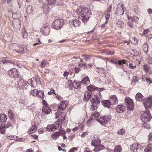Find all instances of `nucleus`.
<instances>
[{
  "instance_id": "1",
  "label": "nucleus",
  "mask_w": 152,
  "mask_h": 152,
  "mask_svg": "<svg viewBox=\"0 0 152 152\" xmlns=\"http://www.w3.org/2000/svg\"><path fill=\"white\" fill-rule=\"evenodd\" d=\"M102 96L101 93L98 94L97 95H92L88 93H85L84 94V100L87 101L90 100L92 104L90 107V110L94 111L96 110L100 104V101Z\"/></svg>"
},
{
  "instance_id": "2",
  "label": "nucleus",
  "mask_w": 152,
  "mask_h": 152,
  "mask_svg": "<svg viewBox=\"0 0 152 152\" xmlns=\"http://www.w3.org/2000/svg\"><path fill=\"white\" fill-rule=\"evenodd\" d=\"M76 12L78 14L84 15L79 17V19L82 20L84 23L86 22L90 18V15L91 13L90 10L85 7H77Z\"/></svg>"
},
{
  "instance_id": "3",
  "label": "nucleus",
  "mask_w": 152,
  "mask_h": 152,
  "mask_svg": "<svg viewBox=\"0 0 152 152\" xmlns=\"http://www.w3.org/2000/svg\"><path fill=\"white\" fill-rule=\"evenodd\" d=\"M2 62L4 64L3 68L5 71L9 69H11L12 65L15 64L14 62L12 59L8 57L3 58L2 60Z\"/></svg>"
},
{
  "instance_id": "4",
  "label": "nucleus",
  "mask_w": 152,
  "mask_h": 152,
  "mask_svg": "<svg viewBox=\"0 0 152 152\" xmlns=\"http://www.w3.org/2000/svg\"><path fill=\"white\" fill-rule=\"evenodd\" d=\"M111 118V116L108 114L100 117L98 119H96V121L101 125L104 126L110 121Z\"/></svg>"
},
{
  "instance_id": "5",
  "label": "nucleus",
  "mask_w": 152,
  "mask_h": 152,
  "mask_svg": "<svg viewBox=\"0 0 152 152\" xmlns=\"http://www.w3.org/2000/svg\"><path fill=\"white\" fill-rule=\"evenodd\" d=\"M64 24V20L61 19H57L53 22L52 27L57 30L60 29Z\"/></svg>"
},
{
  "instance_id": "6",
  "label": "nucleus",
  "mask_w": 152,
  "mask_h": 152,
  "mask_svg": "<svg viewBox=\"0 0 152 152\" xmlns=\"http://www.w3.org/2000/svg\"><path fill=\"white\" fill-rule=\"evenodd\" d=\"M125 105L128 110L132 111L134 108V104L133 100L129 97H126L125 99Z\"/></svg>"
},
{
  "instance_id": "7",
  "label": "nucleus",
  "mask_w": 152,
  "mask_h": 152,
  "mask_svg": "<svg viewBox=\"0 0 152 152\" xmlns=\"http://www.w3.org/2000/svg\"><path fill=\"white\" fill-rule=\"evenodd\" d=\"M60 124V120H58L53 124L48 125L46 129L48 131L53 132L59 128Z\"/></svg>"
},
{
  "instance_id": "8",
  "label": "nucleus",
  "mask_w": 152,
  "mask_h": 152,
  "mask_svg": "<svg viewBox=\"0 0 152 152\" xmlns=\"http://www.w3.org/2000/svg\"><path fill=\"white\" fill-rule=\"evenodd\" d=\"M151 116L149 111L145 112L142 115L141 119L144 123L149 121L151 119Z\"/></svg>"
},
{
  "instance_id": "9",
  "label": "nucleus",
  "mask_w": 152,
  "mask_h": 152,
  "mask_svg": "<svg viewBox=\"0 0 152 152\" xmlns=\"http://www.w3.org/2000/svg\"><path fill=\"white\" fill-rule=\"evenodd\" d=\"M7 74L11 77L15 78L19 76V72L15 68H12L7 72Z\"/></svg>"
},
{
  "instance_id": "10",
  "label": "nucleus",
  "mask_w": 152,
  "mask_h": 152,
  "mask_svg": "<svg viewBox=\"0 0 152 152\" xmlns=\"http://www.w3.org/2000/svg\"><path fill=\"white\" fill-rule=\"evenodd\" d=\"M143 103L146 109L151 108L152 106V96L145 99Z\"/></svg>"
},
{
  "instance_id": "11",
  "label": "nucleus",
  "mask_w": 152,
  "mask_h": 152,
  "mask_svg": "<svg viewBox=\"0 0 152 152\" xmlns=\"http://www.w3.org/2000/svg\"><path fill=\"white\" fill-rule=\"evenodd\" d=\"M41 33L44 35H48L50 32V27L49 24L46 23L42 26L40 30Z\"/></svg>"
},
{
  "instance_id": "12",
  "label": "nucleus",
  "mask_w": 152,
  "mask_h": 152,
  "mask_svg": "<svg viewBox=\"0 0 152 152\" xmlns=\"http://www.w3.org/2000/svg\"><path fill=\"white\" fill-rule=\"evenodd\" d=\"M68 104V102L67 100L61 101L58 106L57 112H60V110H64L66 108Z\"/></svg>"
},
{
  "instance_id": "13",
  "label": "nucleus",
  "mask_w": 152,
  "mask_h": 152,
  "mask_svg": "<svg viewBox=\"0 0 152 152\" xmlns=\"http://www.w3.org/2000/svg\"><path fill=\"white\" fill-rule=\"evenodd\" d=\"M17 85L18 88H21L23 87L26 88L27 86V84H28V81H26L22 79L19 78L18 80Z\"/></svg>"
},
{
  "instance_id": "14",
  "label": "nucleus",
  "mask_w": 152,
  "mask_h": 152,
  "mask_svg": "<svg viewBox=\"0 0 152 152\" xmlns=\"http://www.w3.org/2000/svg\"><path fill=\"white\" fill-rule=\"evenodd\" d=\"M39 93H41L42 94V96H40L38 91L37 90L34 89L31 90L30 92V94L34 96H38V97L43 99L44 97V94L42 91H39Z\"/></svg>"
},
{
  "instance_id": "15",
  "label": "nucleus",
  "mask_w": 152,
  "mask_h": 152,
  "mask_svg": "<svg viewBox=\"0 0 152 152\" xmlns=\"http://www.w3.org/2000/svg\"><path fill=\"white\" fill-rule=\"evenodd\" d=\"M66 134L65 132L63 130H60L58 132H56L52 135V138L54 140L56 139L58 137L61 135H64Z\"/></svg>"
},
{
  "instance_id": "16",
  "label": "nucleus",
  "mask_w": 152,
  "mask_h": 152,
  "mask_svg": "<svg viewBox=\"0 0 152 152\" xmlns=\"http://www.w3.org/2000/svg\"><path fill=\"white\" fill-rule=\"evenodd\" d=\"M141 146L138 143H135L130 146V150L133 152H136L137 150L140 149Z\"/></svg>"
},
{
  "instance_id": "17",
  "label": "nucleus",
  "mask_w": 152,
  "mask_h": 152,
  "mask_svg": "<svg viewBox=\"0 0 152 152\" xmlns=\"http://www.w3.org/2000/svg\"><path fill=\"white\" fill-rule=\"evenodd\" d=\"M101 143V141L98 138H95L91 142V145L95 147L99 146V144Z\"/></svg>"
},
{
  "instance_id": "18",
  "label": "nucleus",
  "mask_w": 152,
  "mask_h": 152,
  "mask_svg": "<svg viewBox=\"0 0 152 152\" xmlns=\"http://www.w3.org/2000/svg\"><path fill=\"white\" fill-rule=\"evenodd\" d=\"M87 88L88 91L86 93H88L89 94H91V91L97 90V87L92 85H90L89 86H87Z\"/></svg>"
},
{
  "instance_id": "19",
  "label": "nucleus",
  "mask_w": 152,
  "mask_h": 152,
  "mask_svg": "<svg viewBox=\"0 0 152 152\" xmlns=\"http://www.w3.org/2000/svg\"><path fill=\"white\" fill-rule=\"evenodd\" d=\"M111 104H116L118 103V99L115 95H113L111 96L110 98Z\"/></svg>"
},
{
  "instance_id": "20",
  "label": "nucleus",
  "mask_w": 152,
  "mask_h": 152,
  "mask_svg": "<svg viewBox=\"0 0 152 152\" xmlns=\"http://www.w3.org/2000/svg\"><path fill=\"white\" fill-rule=\"evenodd\" d=\"M29 83V85L32 87L35 88L37 85V82L35 78L29 80L28 81V84Z\"/></svg>"
},
{
  "instance_id": "21",
  "label": "nucleus",
  "mask_w": 152,
  "mask_h": 152,
  "mask_svg": "<svg viewBox=\"0 0 152 152\" xmlns=\"http://www.w3.org/2000/svg\"><path fill=\"white\" fill-rule=\"evenodd\" d=\"M80 24V21L79 20L77 19L72 20L70 22V25H73L75 27L79 26Z\"/></svg>"
},
{
  "instance_id": "22",
  "label": "nucleus",
  "mask_w": 152,
  "mask_h": 152,
  "mask_svg": "<svg viewBox=\"0 0 152 152\" xmlns=\"http://www.w3.org/2000/svg\"><path fill=\"white\" fill-rule=\"evenodd\" d=\"M135 98L137 101L142 102L143 100V96L140 93H138L135 96Z\"/></svg>"
},
{
  "instance_id": "23",
  "label": "nucleus",
  "mask_w": 152,
  "mask_h": 152,
  "mask_svg": "<svg viewBox=\"0 0 152 152\" xmlns=\"http://www.w3.org/2000/svg\"><path fill=\"white\" fill-rule=\"evenodd\" d=\"M102 104L104 107L107 108H109L110 107V105L111 104V102L109 100H105L104 101H102Z\"/></svg>"
},
{
  "instance_id": "24",
  "label": "nucleus",
  "mask_w": 152,
  "mask_h": 152,
  "mask_svg": "<svg viewBox=\"0 0 152 152\" xmlns=\"http://www.w3.org/2000/svg\"><path fill=\"white\" fill-rule=\"evenodd\" d=\"M100 115L99 113L98 112H95L94 113L91 115L90 119L91 120H96L98 119V117Z\"/></svg>"
},
{
  "instance_id": "25",
  "label": "nucleus",
  "mask_w": 152,
  "mask_h": 152,
  "mask_svg": "<svg viewBox=\"0 0 152 152\" xmlns=\"http://www.w3.org/2000/svg\"><path fill=\"white\" fill-rule=\"evenodd\" d=\"M42 110L43 112L46 114H48L51 112V109L48 106H44Z\"/></svg>"
},
{
  "instance_id": "26",
  "label": "nucleus",
  "mask_w": 152,
  "mask_h": 152,
  "mask_svg": "<svg viewBox=\"0 0 152 152\" xmlns=\"http://www.w3.org/2000/svg\"><path fill=\"white\" fill-rule=\"evenodd\" d=\"M116 110L118 113H122L124 111L123 105L122 104H119L117 105L116 107Z\"/></svg>"
},
{
  "instance_id": "27",
  "label": "nucleus",
  "mask_w": 152,
  "mask_h": 152,
  "mask_svg": "<svg viewBox=\"0 0 152 152\" xmlns=\"http://www.w3.org/2000/svg\"><path fill=\"white\" fill-rule=\"evenodd\" d=\"M7 119V116L4 114H0V121L1 123L5 122Z\"/></svg>"
},
{
  "instance_id": "28",
  "label": "nucleus",
  "mask_w": 152,
  "mask_h": 152,
  "mask_svg": "<svg viewBox=\"0 0 152 152\" xmlns=\"http://www.w3.org/2000/svg\"><path fill=\"white\" fill-rule=\"evenodd\" d=\"M152 151V144H149L144 149L145 152H150Z\"/></svg>"
},
{
  "instance_id": "29",
  "label": "nucleus",
  "mask_w": 152,
  "mask_h": 152,
  "mask_svg": "<svg viewBox=\"0 0 152 152\" xmlns=\"http://www.w3.org/2000/svg\"><path fill=\"white\" fill-rule=\"evenodd\" d=\"M81 83L80 82H76L75 81L72 83V85L73 87L76 89L80 88V87Z\"/></svg>"
},
{
  "instance_id": "30",
  "label": "nucleus",
  "mask_w": 152,
  "mask_h": 152,
  "mask_svg": "<svg viewBox=\"0 0 152 152\" xmlns=\"http://www.w3.org/2000/svg\"><path fill=\"white\" fill-rule=\"evenodd\" d=\"M90 83L89 79L88 76L83 78L81 81V83H83L86 85Z\"/></svg>"
},
{
  "instance_id": "31",
  "label": "nucleus",
  "mask_w": 152,
  "mask_h": 152,
  "mask_svg": "<svg viewBox=\"0 0 152 152\" xmlns=\"http://www.w3.org/2000/svg\"><path fill=\"white\" fill-rule=\"evenodd\" d=\"M111 62L112 63H113L115 64H118L119 65H123L124 64V59L121 61L119 60V61H117L115 60H111Z\"/></svg>"
},
{
  "instance_id": "32",
  "label": "nucleus",
  "mask_w": 152,
  "mask_h": 152,
  "mask_svg": "<svg viewBox=\"0 0 152 152\" xmlns=\"http://www.w3.org/2000/svg\"><path fill=\"white\" fill-rule=\"evenodd\" d=\"M5 126L3 124H0V132L2 134H4L5 132Z\"/></svg>"
},
{
  "instance_id": "33",
  "label": "nucleus",
  "mask_w": 152,
  "mask_h": 152,
  "mask_svg": "<svg viewBox=\"0 0 152 152\" xmlns=\"http://www.w3.org/2000/svg\"><path fill=\"white\" fill-rule=\"evenodd\" d=\"M59 112H58L56 115V118L64 117L66 115V114L65 113L62 112L60 113V114H59L58 113Z\"/></svg>"
},
{
  "instance_id": "34",
  "label": "nucleus",
  "mask_w": 152,
  "mask_h": 152,
  "mask_svg": "<svg viewBox=\"0 0 152 152\" xmlns=\"http://www.w3.org/2000/svg\"><path fill=\"white\" fill-rule=\"evenodd\" d=\"M119 10H123V12L122 14V15H123L124 14V5L123 4L120 3L118 5L117 7V12H118Z\"/></svg>"
},
{
  "instance_id": "35",
  "label": "nucleus",
  "mask_w": 152,
  "mask_h": 152,
  "mask_svg": "<svg viewBox=\"0 0 152 152\" xmlns=\"http://www.w3.org/2000/svg\"><path fill=\"white\" fill-rule=\"evenodd\" d=\"M37 130V128L36 126H32L30 129L28 131V133L29 134H32L35 132Z\"/></svg>"
},
{
  "instance_id": "36",
  "label": "nucleus",
  "mask_w": 152,
  "mask_h": 152,
  "mask_svg": "<svg viewBox=\"0 0 152 152\" xmlns=\"http://www.w3.org/2000/svg\"><path fill=\"white\" fill-rule=\"evenodd\" d=\"M27 12L28 14H30L33 11L32 7L30 5H28L26 8Z\"/></svg>"
},
{
  "instance_id": "37",
  "label": "nucleus",
  "mask_w": 152,
  "mask_h": 152,
  "mask_svg": "<svg viewBox=\"0 0 152 152\" xmlns=\"http://www.w3.org/2000/svg\"><path fill=\"white\" fill-rule=\"evenodd\" d=\"M98 146L96 147L94 150L95 151H98L102 150L103 148V146L100 144Z\"/></svg>"
},
{
  "instance_id": "38",
  "label": "nucleus",
  "mask_w": 152,
  "mask_h": 152,
  "mask_svg": "<svg viewBox=\"0 0 152 152\" xmlns=\"http://www.w3.org/2000/svg\"><path fill=\"white\" fill-rule=\"evenodd\" d=\"M22 35L24 39H25L27 37V33L26 29L24 28L22 30Z\"/></svg>"
},
{
  "instance_id": "39",
  "label": "nucleus",
  "mask_w": 152,
  "mask_h": 152,
  "mask_svg": "<svg viewBox=\"0 0 152 152\" xmlns=\"http://www.w3.org/2000/svg\"><path fill=\"white\" fill-rule=\"evenodd\" d=\"M122 149L120 145L116 146L114 149V152H121Z\"/></svg>"
},
{
  "instance_id": "40",
  "label": "nucleus",
  "mask_w": 152,
  "mask_h": 152,
  "mask_svg": "<svg viewBox=\"0 0 152 152\" xmlns=\"http://www.w3.org/2000/svg\"><path fill=\"white\" fill-rule=\"evenodd\" d=\"M42 8L43 11L45 12H47L49 11V8L47 5L45 3L43 5Z\"/></svg>"
},
{
  "instance_id": "41",
  "label": "nucleus",
  "mask_w": 152,
  "mask_h": 152,
  "mask_svg": "<svg viewBox=\"0 0 152 152\" xmlns=\"http://www.w3.org/2000/svg\"><path fill=\"white\" fill-rule=\"evenodd\" d=\"M127 65H129L131 69H134L136 67V64L134 62L129 63Z\"/></svg>"
},
{
  "instance_id": "42",
  "label": "nucleus",
  "mask_w": 152,
  "mask_h": 152,
  "mask_svg": "<svg viewBox=\"0 0 152 152\" xmlns=\"http://www.w3.org/2000/svg\"><path fill=\"white\" fill-rule=\"evenodd\" d=\"M8 115L9 118H11V119H12L14 118V114L12 113L11 110H9L8 111Z\"/></svg>"
},
{
  "instance_id": "43",
  "label": "nucleus",
  "mask_w": 152,
  "mask_h": 152,
  "mask_svg": "<svg viewBox=\"0 0 152 152\" xmlns=\"http://www.w3.org/2000/svg\"><path fill=\"white\" fill-rule=\"evenodd\" d=\"M130 41L134 44H137V40L136 38L132 37L130 39Z\"/></svg>"
},
{
  "instance_id": "44",
  "label": "nucleus",
  "mask_w": 152,
  "mask_h": 152,
  "mask_svg": "<svg viewBox=\"0 0 152 152\" xmlns=\"http://www.w3.org/2000/svg\"><path fill=\"white\" fill-rule=\"evenodd\" d=\"M56 0H47V3L49 5H52L55 4Z\"/></svg>"
},
{
  "instance_id": "45",
  "label": "nucleus",
  "mask_w": 152,
  "mask_h": 152,
  "mask_svg": "<svg viewBox=\"0 0 152 152\" xmlns=\"http://www.w3.org/2000/svg\"><path fill=\"white\" fill-rule=\"evenodd\" d=\"M19 49L18 50H17V53H19L20 54H23V47H22L21 46H20V48H18Z\"/></svg>"
},
{
  "instance_id": "46",
  "label": "nucleus",
  "mask_w": 152,
  "mask_h": 152,
  "mask_svg": "<svg viewBox=\"0 0 152 152\" xmlns=\"http://www.w3.org/2000/svg\"><path fill=\"white\" fill-rule=\"evenodd\" d=\"M117 26L119 28H122L124 26V23L122 21H118L117 23Z\"/></svg>"
},
{
  "instance_id": "47",
  "label": "nucleus",
  "mask_w": 152,
  "mask_h": 152,
  "mask_svg": "<svg viewBox=\"0 0 152 152\" xmlns=\"http://www.w3.org/2000/svg\"><path fill=\"white\" fill-rule=\"evenodd\" d=\"M36 43L33 44V45L35 46H37L41 44V42L39 38H38L37 40H36Z\"/></svg>"
},
{
  "instance_id": "48",
  "label": "nucleus",
  "mask_w": 152,
  "mask_h": 152,
  "mask_svg": "<svg viewBox=\"0 0 152 152\" xmlns=\"http://www.w3.org/2000/svg\"><path fill=\"white\" fill-rule=\"evenodd\" d=\"M14 46L15 47V48L13 50V51L16 52L17 53V50H19L18 48H20V46L18 45L17 44H14Z\"/></svg>"
},
{
  "instance_id": "49",
  "label": "nucleus",
  "mask_w": 152,
  "mask_h": 152,
  "mask_svg": "<svg viewBox=\"0 0 152 152\" xmlns=\"http://www.w3.org/2000/svg\"><path fill=\"white\" fill-rule=\"evenodd\" d=\"M132 53L134 56H137L139 55V52L136 50H132Z\"/></svg>"
},
{
  "instance_id": "50",
  "label": "nucleus",
  "mask_w": 152,
  "mask_h": 152,
  "mask_svg": "<svg viewBox=\"0 0 152 152\" xmlns=\"http://www.w3.org/2000/svg\"><path fill=\"white\" fill-rule=\"evenodd\" d=\"M143 69L145 71L146 73H147L148 72L149 68L147 65H145L143 66Z\"/></svg>"
},
{
  "instance_id": "51",
  "label": "nucleus",
  "mask_w": 152,
  "mask_h": 152,
  "mask_svg": "<svg viewBox=\"0 0 152 152\" xmlns=\"http://www.w3.org/2000/svg\"><path fill=\"white\" fill-rule=\"evenodd\" d=\"M55 94L56 95V98L58 100L60 101H61L63 99V98L61 96H60L59 95H58V94H57V95H56V94Z\"/></svg>"
},
{
  "instance_id": "52",
  "label": "nucleus",
  "mask_w": 152,
  "mask_h": 152,
  "mask_svg": "<svg viewBox=\"0 0 152 152\" xmlns=\"http://www.w3.org/2000/svg\"><path fill=\"white\" fill-rule=\"evenodd\" d=\"M123 132H124V129H121L120 130H119L118 131V134L119 135H122L123 134Z\"/></svg>"
},
{
  "instance_id": "53",
  "label": "nucleus",
  "mask_w": 152,
  "mask_h": 152,
  "mask_svg": "<svg viewBox=\"0 0 152 152\" xmlns=\"http://www.w3.org/2000/svg\"><path fill=\"white\" fill-rule=\"evenodd\" d=\"M53 94H55V91L54 89L53 88H52L50 89V91L48 93V94L50 95Z\"/></svg>"
},
{
  "instance_id": "54",
  "label": "nucleus",
  "mask_w": 152,
  "mask_h": 152,
  "mask_svg": "<svg viewBox=\"0 0 152 152\" xmlns=\"http://www.w3.org/2000/svg\"><path fill=\"white\" fill-rule=\"evenodd\" d=\"M17 138V136H12V135H11L10 136H9L7 137V138L8 139H10V140H12V139H16Z\"/></svg>"
},
{
  "instance_id": "55",
  "label": "nucleus",
  "mask_w": 152,
  "mask_h": 152,
  "mask_svg": "<svg viewBox=\"0 0 152 152\" xmlns=\"http://www.w3.org/2000/svg\"><path fill=\"white\" fill-rule=\"evenodd\" d=\"M127 18H128V19L129 20H130V19L131 20V21H132V22L134 21V19L135 20V18L136 19H139V18H138V17H134V18H132V17H131L130 18L128 15H127Z\"/></svg>"
},
{
  "instance_id": "56",
  "label": "nucleus",
  "mask_w": 152,
  "mask_h": 152,
  "mask_svg": "<svg viewBox=\"0 0 152 152\" xmlns=\"http://www.w3.org/2000/svg\"><path fill=\"white\" fill-rule=\"evenodd\" d=\"M147 62L149 64H152V59L150 57H148Z\"/></svg>"
},
{
  "instance_id": "57",
  "label": "nucleus",
  "mask_w": 152,
  "mask_h": 152,
  "mask_svg": "<svg viewBox=\"0 0 152 152\" xmlns=\"http://www.w3.org/2000/svg\"><path fill=\"white\" fill-rule=\"evenodd\" d=\"M80 70V69L77 67H76L75 68V72L76 73L79 72Z\"/></svg>"
},
{
  "instance_id": "58",
  "label": "nucleus",
  "mask_w": 152,
  "mask_h": 152,
  "mask_svg": "<svg viewBox=\"0 0 152 152\" xmlns=\"http://www.w3.org/2000/svg\"><path fill=\"white\" fill-rule=\"evenodd\" d=\"M146 81L149 83H152V80H151L150 78H146Z\"/></svg>"
},
{
  "instance_id": "59",
  "label": "nucleus",
  "mask_w": 152,
  "mask_h": 152,
  "mask_svg": "<svg viewBox=\"0 0 152 152\" xmlns=\"http://www.w3.org/2000/svg\"><path fill=\"white\" fill-rule=\"evenodd\" d=\"M97 90H98V91L99 92V93L98 94L100 93V92L101 91H103L104 90V88H97Z\"/></svg>"
},
{
  "instance_id": "60",
  "label": "nucleus",
  "mask_w": 152,
  "mask_h": 152,
  "mask_svg": "<svg viewBox=\"0 0 152 152\" xmlns=\"http://www.w3.org/2000/svg\"><path fill=\"white\" fill-rule=\"evenodd\" d=\"M77 150V147L73 148L69 150V152H74L75 151Z\"/></svg>"
},
{
  "instance_id": "61",
  "label": "nucleus",
  "mask_w": 152,
  "mask_h": 152,
  "mask_svg": "<svg viewBox=\"0 0 152 152\" xmlns=\"http://www.w3.org/2000/svg\"><path fill=\"white\" fill-rule=\"evenodd\" d=\"M23 49L24 50L23 53H28L29 51V50L26 47H23Z\"/></svg>"
},
{
  "instance_id": "62",
  "label": "nucleus",
  "mask_w": 152,
  "mask_h": 152,
  "mask_svg": "<svg viewBox=\"0 0 152 152\" xmlns=\"http://www.w3.org/2000/svg\"><path fill=\"white\" fill-rule=\"evenodd\" d=\"M112 9V6L110 5L106 10L107 12L108 13Z\"/></svg>"
},
{
  "instance_id": "63",
  "label": "nucleus",
  "mask_w": 152,
  "mask_h": 152,
  "mask_svg": "<svg viewBox=\"0 0 152 152\" xmlns=\"http://www.w3.org/2000/svg\"><path fill=\"white\" fill-rule=\"evenodd\" d=\"M78 125L80 127V129H81L84 126V124L82 122L81 124L79 123Z\"/></svg>"
},
{
  "instance_id": "64",
  "label": "nucleus",
  "mask_w": 152,
  "mask_h": 152,
  "mask_svg": "<svg viewBox=\"0 0 152 152\" xmlns=\"http://www.w3.org/2000/svg\"><path fill=\"white\" fill-rule=\"evenodd\" d=\"M11 126V123L9 122H8L6 124L5 127L6 128H8Z\"/></svg>"
}]
</instances>
